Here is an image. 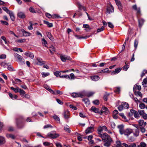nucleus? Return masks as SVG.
Wrapping results in <instances>:
<instances>
[{"mask_svg":"<svg viewBox=\"0 0 147 147\" xmlns=\"http://www.w3.org/2000/svg\"><path fill=\"white\" fill-rule=\"evenodd\" d=\"M60 58L61 61L64 62H65L67 60H69L71 59L69 56L63 55H60Z\"/></svg>","mask_w":147,"mask_h":147,"instance_id":"nucleus-3","label":"nucleus"},{"mask_svg":"<svg viewBox=\"0 0 147 147\" xmlns=\"http://www.w3.org/2000/svg\"><path fill=\"white\" fill-rule=\"evenodd\" d=\"M47 36L51 40H53L54 39L53 36L51 35V33L48 32L47 34Z\"/></svg>","mask_w":147,"mask_h":147,"instance_id":"nucleus-38","label":"nucleus"},{"mask_svg":"<svg viewBox=\"0 0 147 147\" xmlns=\"http://www.w3.org/2000/svg\"><path fill=\"white\" fill-rule=\"evenodd\" d=\"M21 31L22 32L24 36H30L31 35V33L26 31L24 29H21Z\"/></svg>","mask_w":147,"mask_h":147,"instance_id":"nucleus-12","label":"nucleus"},{"mask_svg":"<svg viewBox=\"0 0 147 147\" xmlns=\"http://www.w3.org/2000/svg\"><path fill=\"white\" fill-rule=\"evenodd\" d=\"M6 136L8 138H11L12 139H14L15 137L13 135L11 134H6Z\"/></svg>","mask_w":147,"mask_h":147,"instance_id":"nucleus-40","label":"nucleus"},{"mask_svg":"<svg viewBox=\"0 0 147 147\" xmlns=\"http://www.w3.org/2000/svg\"><path fill=\"white\" fill-rule=\"evenodd\" d=\"M102 111L103 112H105L107 113H108L109 112V111L108 109L105 107H102Z\"/></svg>","mask_w":147,"mask_h":147,"instance_id":"nucleus-53","label":"nucleus"},{"mask_svg":"<svg viewBox=\"0 0 147 147\" xmlns=\"http://www.w3.org/2000/svg\"><path fill=\"white\" fill-rule=\"evenodd\" d=\"M129 67V65H125L123 67V69L125 71H126Z\"/></svg>","mask_w":147,"mask_h":147,"instance_id":"nucleus-51","label":"nucleus"},{"mask_svg":"<svg viewBox=\"0 0 147 147\" xmlns=\"http://www.w3.org/2000/svg\"><path fill=\"white\" fill-rule=\"evenodd\" d=\"M25 41L26 40L25 39H23L17 40L16 41V42H17L23 43L25 42Z\"/></svg>","mask_w":147,"mask_h":147,"instance_id":"nucleus-47","label":"nucleus"},{"mask_svg":"<svg viewBox=\"0 0 147 147\" xmlns=\"http://www.w3.org/2000/svg\"><path fill=\"white\" fill-rule=\"evenodd\" d=\"M78 7L79 10H81L82 8V5H81L80 3L79 2L77 3Z\"/></svg>","mask_w":147,"mask_h":147,"instance_id":"nucleus-55","label":"nucleus"},{"mask_svg":"<svg viewBox=\"0 0 147 147\" xmlns=\"http://www.w3.org/2000/svg\"><path fill=\"white\" fill-rule=\"evenodd\" d=\"M138 44V40L137 39H136L135 40L134 42V47L136 49L137 48Z\"/></svg>","mask_w":147,"mask_h":147,"instance_id":"nucleus-46","label":"nucleus"},{"mask_svg":"<svg viewBox=\"0 0 147 147\" xmlns=\"http://www.w3.org/2000/svg\"><path fill=\"white\" fill-rule=\"evenodd\" d=\"M119 10L121 12H122L123 10V6L121 2L118 3L116 4Z\"/></svg>","mask_w":147,"mask_h":147,"instance_id":"nucleus-23","label":"nucleus"},{"mask_svg":"<svg viewBox=\"0 0 147 147\" xmlns=\"http://www.w3.org/2000/svg\"><path fill=\"white\" fill-rule=\"evenodd\" d=\"M109 71V69L108 68H106L105 69L101 70L98 73H106Z\"/></svg>","mask_w":147,"mask_h":147,"instance_id":"nucleus-43","label":"nucleus"},{"mask_svg":"<svg viewBox=\"0 0 147 147\" xmlns=\"http://www.w3.org/2000/svg\"><path fill=\"white\" fill-rule=\"evenodd\" d=\"M108 25L109 27L111 28H112L114 27L113 24L111 22H108Z\"/></svg>","mask_w":147,"mask_h":147,"instance_id":"nucleus-63","label":"nucleus"},{"mask_svg":"<svg viewBox=\"0 0 147 147\" xmlns=\"http://www.w3.org/2000/svg\"><path fill=\"white\" fill-rule=\"evenodd\" d=\"M1 38L4 41L5 43V44H7V41L6 39L4 36H2L1 37Z\"/></svg>","mask_w":147,"mask_h":147,"instance_id":"nucleus-62","label":"nucleus"},{"mask_svg":"<svg viewBox=\"0 0 147 147\" xmlns=\"http://www.w3.org/2000/svg\"><path fill=\"white\" fill-rule=\"evenodd\" d=\"M2 9H3L6 11L7 13H8L9 12H10L11 11L9 10L7 7H2Z\"/></svg>","mask_w":147,"mask_h":147,"instance_id":"nucleus-52","label":"nucleus"},{"mask_svg":"<svg viewBox=\"0 0 147 147\" xmlns=\"http://www.w3.org/2000/svg\"><path fill=\"white\" fill-rule=\"evenodd\" d=\"M45 15L46 17L49 18H58L59 17L58 15L57 14H54V15L52 16L49 13H46Z\"/></svg>","mask_w":147,"mask_h":147,"instance_id":"nucleus-8","label":"nucleus"},{"mask_svg":"<svg viewBox=\"0 0 147 147\" xmlns=\"http://www.w3.org/2000/svg\"><path fill=\"white\" fill-rule=\"evenodd\" d=\"M121 69L120 68L116 69L115 70L111 73V74L113 75L119 73L121 71Z\"/></svg>","mask_w":147,"mask_h":147,"instance_id":"nucleus-25","label":"nucleus"},{"mask_svg":"<svg viewBox=\"0 0 147 147\" xmlns=\"http://www.w3.org/2000/svg\"><path fill=\"white\" fill-rule=\"evenodd\" d=\"M60 77L62 78H65L70 79V77L69 76L67 75H62L61 76H60Z\"/></svg>","mask_w":147,"mask_h":147,"instance_id":"nucleus-48","label":"nucleus"},{"mask_svg":"<svg viewBox=\"0 0 147 147\" xmlns=\"http://www.w3.org/2000/svg\"><path fill=\"white\" fill-rule=\"evenodd\" d=\"M121 105L123 107L124 109H127L129 107L128 104L125 102H122Z\"/></svg>","mask_w":147,"mask_h":147,"instance_id":"nucleus-32","label":"nucleus"},{"mask_svg":"<svg viewBox=\"0 0 147 147\" xmlns=\"http://www.w3.org/2000/svg\"><path fill=\"white\" fill-rule=\"evenodd\" d=\"M138 22L139 23V26L140 28H141L143 24L144 23V19L141 18L138 20Z\"/></svg>","mask_w":147,"mask_h":147,"instance_id":"nucleus-21","label":"nucleus"},{"mask_svg":"<svg viewBox=\"0 0 147 147\" xmlns=\"http://www.w3.org/2000/svg\"><path fill=\"white\" fill-rule=\"evenodd\" d=\"M116 144L117 145V146L116 147H123V146H121V142H120V141H116Z\"/></svg>","mask_w":147,"mask_h":147,"instance_id":"nucleus-50","label":"nucleus"},{"mask_svg":"<svg viewBox=\"0 0 147 147\" xmlns=\"http://www.w3.org/2000/svg\"><path fill=\"white\" fill-rule=\"evenodd\" d=\"M91 109L92 111H93V112L95 113H97L99 112L98 109L97 108H96V107L94 106H92V107Z\"/></svg>","mask_w":147,"mask_h":147,"instance_id":"nucleus-31","label":"nucleus"},{"mask_svg":"<svg viewBox=\"0 0 147 147\" xmlns=\"http://www.w3.org/2000/svg\"><path fill=\"white\" fill-rule=\"evenodd\" d=\"M114 11V8L112 5L111 4L108 7L107 9V12L106 14L108 13L110 14L112 12H113Z\"/></svg>","mask_w":147,"mask_h":147,"instance_id":"nucleus-6","label":"nucleus"},{"mask_svg":"<svg viewBox=\"0 0 147 147\" xmlns=\"http://www.w3.org/2000/svg\"><path fill=\"white\" fill-rule=\"evenodd\" d=\"M103 130L102 129V128L101 127V126L99 127L97 129V131L98 133L99 137H100L102 136L103 134H104V133H103L102 132V131H103Z\"/></svg>","mask_w":147,"mask_h":147,"instance_id":"nucleus-11","label":"nucleus"},{"mask_svg":"<svg viewBox=\"0 0 147 147\" xmlns=\"http://www.w3.org/2000/svg\"><path fill=\"white\" fill-rule=\"evenodd\" d=\"M133 132L132 129H130L127 128L124 130L123 133L125 136H128L131 133Z\"/></svg>","mask_w":147,"mask_h":147,"instance_id":"nucleus-4","label":"nucleus"},{"mask_svg":"<svg viewBox=\"0 0 147 147\" xmlns=\"http://www.w3.org/2000/svg\"><path fill=\"white\" fill-rule=\"evenodd\" d=\"M90 78L93 81H97L99 79L100 77L98 76L94 75L91 76Z\"/></svg>","mask_w":147,"mask_h":147,"instance_id":"nucleus-18","label":"nucleus"},{"mask_svg":"<svg viewBox=\"0 0 147 147\" xmlns=\"http://www.w3.org/2000/svg\"><path fill=\"white\" fill-rule=\"evenodd\" d=\"M123 145L125 147H136V144L135 143H131L129 145H128L125 143L123 144Z\"/></svg>","mask_w":147,"mask_h":147,"instance_id":"nucleus-16","label":"nucleus"},{"mask_svg":"<svg viewBox=\"0 0 147 147\" xmlns=\"http://www.w3.org/2000/svg\"><path fill=\"white\" fill-rule=\"evenodd\" d=\"M139 107L141 109H143L145 107V105L144 103H140V104Z\"/></svg>","mask_w":147,"mask_h":147,"instance_id":"nucleus-54","label":"nucleus"},{"mask_svg":"<svg viewBox=\"0 0 147 147\" xmlns=\"http://www.w3.org/2000/svg\"><path fill=\"white\" fill-rule=\"evenodd\" d=\"M71 96L74 98L83 97V93L82 92L73 93L71 94Z\"/></svg>","mask_w":147,"mask_h":147,"instance_id":"nucleus-5","label":"nucleus"},{"mask_svg":"<svg viewBox=\"0 0 147 147\" xmlns=\"http://www.w3.org/2000/svg\"><path fill=\"white\" fill-rule=\"evenodd\" d=\"M83 28H85L84 30L86 32L90 30L89 26L88 24H83Z\"/></svg>","mask_w":147,"mask_h":147,"instance_id":"nucleus-30","label":"nucleus"},{"mask_svg":"<svg viewBox=\"0 0 147 147\" xmlns=\"http://www.w3.org/2000/svg\"><path fill=\"white\" fill-rule=\"evenodd\" d=\"M37 60L38 63H37V64L40 65H42L45 63V62L44 61H42L41 58H37Z\"/></svg>","mask_w":147,"mask_h":147,"instance_id":"nucleus-13","label":"nucleus"},{"mask_svg":"<svg viewBox=\"0 0 147 147\" xmlns=\"http://www.w3.org/2000/svg\"><path fill=\"white\" fill-rule=\"evenodd\" d=\"M146 144L144 142H141L140 143V145L141 147H145L146 146Z\"/></svg>","mask_w":147,"mask_h":147,"instance_id":"nucleus-64","label":"nucleus"},{"mask_svg":"<svg viewBox=\"0 0 147 147\" xmlns=\"http://www.w3.org/2000/svg\"><path fill=\"white\" fill-rule=\"evenodd\" d=\"M104 29V27L103 26H102L100 28H99L97 30V32H100L103 31Z\"/></svg>","mask_w":147,"mask_h":147,"instance_id":"nucleus-56","label":"nucleus"},{"mask_svg":"<svg viewBox=\"0 0 147 147\" xmlns=\"http://www.w3.org/2000/svg\"><path fill=\"white\" fill-rule=\"evenodd\" d=\"M6 65L8 66L7 69L11 71H15V70L14 69L13 67L11 65H9V63H6Z\"/></svg>","mask_w":147,"mask_h":147,"instance_id":"nucleus-17","label":"nucleus"},{"mask_svg":"<svg viewBox=\"0 0 147 147\" xmlns=\"http://www.w3.org/2000/svg\"><path fill=\"white\" fill-rule=\"evenodd\" d=\"M133 89L134 91L135 90L137 89L138 90H140L141 89V86H140L135 85L134 86Z\"/></svg>","mask_w":147,"mask_h":147,"instance_id":"nucleus-34","label":"nucleus"},{"mask_svg":"<svg viewBox=\"0 0 147 147\" xmlns=\"http://www.w3.org/2000/svg\"><path fill=\"white\" fill-rule=\"evenodd\" d=\"M5 142V140L3 137L0 136V144H2Z\"/></svg>","mask_w":147,"mask_h":147,"instance_id":"nucleus-42","label":"nucleus"},{"mask_svg":"<svg viewBox=\"0 0 147 147\" xmlns=\"http://www.w3.org/2000/svg\"><path fill=\"white\" fill-rule=\"evenodd\" d=\"M134 117L138 119L140 117L139 115L137 112L136 111L134 114Z\"/></svg>","mask_w":147,"mask_h":147,"instance_id":"nucleus-60","label":"nucleus"},{"mask_svg":"<svg viewBox=\"0 0 147 147\" xmlns=\"http://www.w3.org/2000/svg\"><path fill=\"white\" fill-rule=\"evenodd\" d=\"M53 117L55 121H59V122H60V119L59 117L57 115H55L53 116Z\"/></svg>","mask_w":147,"mask_h":147,"instance_id":"nucleus-44","label":"nucleus"},{"mask_svg":"<svg viewBox=\"0 0 147 147\" xmlns=\"http://www.w3.org/2000/svg\"><path fill=\"white\" fill-rule=\"evenodd\" d=\"M54 75L55 76H56L58 77V76H61V74L60 72H59V71H56L55 72H54Z\"/></svg>","mask_w":147,"mask_h":147,"instance_id":"nucleus-45","label":"nucleus"},{"mask_svg":"<svg viewBox=\"0 0 147 147\" xmlns=\"http://www.w3.org/2000/svg\"><path fill=\"white\" fill-rule=\"evenodd\" d=\"M136 128L134 129V132L133 133L134 135L136 137H137L139 136V127H136Z\"/></svg>","mask_w":147,"mask_h":147,"instance_id":"nucleus-19","label":"nucleus"},{"mask_svg":"<svg viewBox=\"0 0 147 147\" xmlns=\"http://www.w3.org/2000/svg\"><path fill=\"white\" fill-rule=\"evenodd\" d=\"M18 92H20L22 96H24L26 93L25 92L24 90L21 89H20Z\"/></svg>","mask_w":147,"mask_h":147,"instance_id":"nucleus-41","label":"nucleus"},{"mask_svg":"<svg viewBox=\"0 0 147 147\" xmlns=\"http://www.w3.org/2000/svg\"><path fill=\"white\" fill-rule=\"evenodd\" d=\"M14 56L16 58L18 59V61H22V56L16 53H15L14 54Z\"/></svg>","mask_w":147,"mask_h":147,"instance_id":"nucleus-22","label":"nucleus"},{"mask_svg":"<svg viewBox=\"0 0 147 147\" xmlns=\"http://www.w3.org/2000/svg\"><path fill=\"white\" fill-rule=\"evenodd\" d=\"M83 102H84L87 107L88 106L90 103V101L88 98H83Z\"/></svg>","mask_w":147,"mask_h":147,"instance_id":"nucleus-27","label":"nucleus"},{"mask_svg":"<svg viewBox=\"0 0 147 147\" xmlns=\"http://www.w3.org/2000/svg\"><path fill=\"white\" fill-rule=\"evenodd\" d=\"M68 113V112L65 111L63 113V115L64 118L65 119H67L69 118V116L68 115H67V114Z\"/></svg>","mask_w":147,"mask_h":147,"instance_id":"nucleus-49","label":"nucleus"},{"mask_svg":"<svg viewBox=\"0 0 147 147\" xmlns=\"http://www.w3.org/2000/svg\"><path fill=\"white\" fill-rule=\"evenodd\" d=\"M55 48L54 46L53 45H51L50 46V48L49 49V51L52 54H53L54 52L55 51Z\"/></svg>","mask_w":147,"mask_h":147,"instance_id":"nucleus-26","label":"nucleus"},{"mask_svg":"<svg viewBox=\"0 0 147 147\" xmlns=\"http://www.w3.org/2000/svg\"><path fill=\"white\" fill-rule=\"evenodd\" d=\"M55 92L56 93V95L57 94L61 95L63 94L62 92L60 91V90H55Z\"/></svg>","mask_w":147,"mask_h":147,"instance_id":"nucleus-61","label":"nucleus"},{"mask_svg":"<svg viewBox=\"0 0 147 147\" xmlns=\"http://www.w3.org/2000/svg\"><path fill=\"white\" fill-rule=\"evenodd\" d=\"M95 92H86L83 91V96H86L87 97H90L93 95Z\"/></svg>","mask_w":147,"mask_h":147,"instance_id":"nucleus-7","label":"nucleus"},{"mask_svg":"<svg viewBox=\"0 0 147 147\" xmlns=\"http://www.w3.org/2000/svg\"><path fill=\"white\" fill-rule=\"evenodd\" d=\"M43 144L45 146H49L50 147H52L53 146L52 143L48 142H45L43 143Z\"/></svg>","mask_w":147,"mask_h":147,"instance_id":"nucleus-33","label":"nucleus"},{"mask_svg":"<svg viewBox=\"0 0 147 147\" xmlns=\"http://www.w3.org/2000/svg\"><path fill=\"white\" fill-rule=\"evenodd\" d=\"M64 130L65 131L70 133L71 132L69 127L68 125H66L64 127Z\"/></svg>","mask_w":147,"mask_h":147,"instance_id":"nucleus-36","label":"nucleus"},{"mask_svg":"<svg viewBox=\"0 0 147 147\" xmlns=\"http://www.w3.org/2000/svg\"><path fill=\"white\" fill-rule=\"evenodd\" d=\"M59 134H57L55 131H52L47 134V137L51 138H55L59 136Z\"/></svg>","mask_w":147,"mask_h":147,"instance_id":"nucleus-2","label":"nucleus"},{"mask_svg":"<svg viewBox=\"0 0 147 147\" xmlns=\"http://www.w3.org/2000/svg\"><path fill=\"white\" fill-rule=\"evenodd\" d=\"M17 16L18 17L21 19H23L25 18L26 16L24 13L22 12H18Z\"/></svg>","mask_w":147,"mask_h":147,"instance_id":"nucleus-15","label":"nucleus"},{"mask_svg":"<svg viewBox=\"0 0 147 147\" xmlns=\"http://www.w3.org/2000/svg\"><path fill=\"white\" fill-rule=\"evenodd\" d=\"M10 88L11 90H13L15 93H17L18 92L20 89V88H19L18 87H17V88H15L13 87H11Z\"/></svg>","mask_w":147,"mask_h":147,"instance_id":"nucleus-37","label":"nucleus"},{"mask_svg":"<svg viewBox=\"0 0 147 147\" xmlns=\"http://www.w3.org/2000/svg\"><path fill=\"white\" fill-rule=\"evenodd\" d=\"M94 130V128L93 127L90 126L88 127L85 131V133L86 134H90L92 133Z\"/></svg>","mask_w":147,"mask_h":147,"instance_id":"nucleus-9","label":"nucleus"},{"mask_svg":"<svg viewBox=\"0 0 147 147\" xmlns=\"http://www.w3.org/2000/svg\"><path fill=\"white\" fill-rule=\"evenodd\" d=\"M25 55L28 57H30L32 59H33L34 57V55L33 53L28 51L26 52Z\"/></svg>","mask_w":147,"mask_h":147,"instance_id":"nucleus-20","label":"nucleus"},{"mask_svg":"<svg viewBox=\"0 0 147 147\" xmlns=\"http://www.w3.org/2000/svg\"><path fill=\"white\" fill-rule=\"evenodd\" d=\"M47 89L49 90L51 93L54 94L56 95V93L55 91H53V90H51L50 88H47Z\"/></svg>","mask_w":147,"mask_h":147,"instance_id":"nucleus-57","label":"nucleus"},{"mask_svg":"<svg viewBox=\"0 0 147 147\" xmlns=\"http://www.w3.org/2000/svg\"><path fill=\"white\" fill-rule=\"evenodd\" d=\"M132 8L136 11L137 14H140V7L137 8L136 5H133L132 6Z\"/></svg>","mask_w":147,"mask_h":147,"instance_id":"nucleus-14","label":"nucleus"},{"mask_svg":"<svg viewBox=\"0 0 147 147\" xmlns=\"http://www.w3.org/2000/svg\"><path fill=\"white\" fill-rule=\"evenodd\" d=\"M142 84L144 88L146 87V84H147V81L146 80V79L144 78L142 82Z\"/></svg>","mask_w":147,"mask_h":147,"instance_id":"nucleus-39","label":"nucleus"},{"mask_svg":"<svg viewBox=\"0 0 147 147\" xmlns=\"http://www.w3.org/2000/svg\"><path fill=\"white\" fill-rule=\"evenodd\" d=\"M42 77L43 78H45L50 75V73L49 72H42L41 73Z\"/></svg>","mask_w":147,"mask_h":147,"instance_id":"nucleus-35","label":"nucleus"},{"mask_svg":"<svg viewBox=\"0 0 147 147\" xmlns=\"http://www.w3.org/2000/svg\"><path fill=\"white\" fill-rule=\"evenodd\" d=\"M139 123L140 126H142L143 125V126H145L146 124V122H144L143 120H140L139 121Z\"/></svg>","mask_w":147,"mask_h":147,"instance_id":"nucleus-28","label":"nucleus"},{"mask_svg":"<svg viewBox=\"0 0 147 147\" xmlns=\"http://www.w3.org/2000/svg\"><path fill=\"white\" fill-rule=\"evenodd\" d=\"M44 23L45 24L47 25L49 27L51 28L53 26V24L50 23L49 22L45 20L43 21Z\"/></svg>","mask_w":147,"mask_h":147,"instance_id":"nucleus-29","label":"nucleus"},{"mask_svg":"<svg viewBox=\"0 0 147 147\" xmlns=\"http://www.w3.org/2000/svg\"><path fill=\"white\" fill-rule=\"evenodd\" d=\"M6 55L3 54L1 55H0V59H5L6 58Z\"/></svg>","mask_w":147,"mask_h":147,"instance_id":"nucleus-59","label":"nucleus"},{"mask_svg":"<svg viewBox=\"0 0 147 147\" xmlns=\"http://www.w3.org/2000/svg\"><path fill=\"white\" fill-rule=\"evenodd\" d=\"M117 127L119 129V131L121 135L123 134V133L124 130V125H120L117 126Z\"/></svg>","mask_w":147,"mask_h":147,"instance_id":"nucleus-10","label":"nucleus"},{"mask_svg":"<svg viewBox=\"0 0 147 147\" xmlns=\"http://www.w3.org/2000/svg\"><path fill=\"white\" fill-rule=\"evenodd\" d=\"M100 137L103 141L104 142V145L105 146L109 147L113 142V140L110 136L106 133H104V134Z\"/></svg>","mask_w":147,"mask_h":147,"instance_id":"nucleus-1","label":"nucleus"},{"mask_svg":"<svg viewBox=\"0 0 147 147\" xmlns=\"http://www.w3.org/2000/svg\"><path fill=\"white\" fill-rule=\"evenodd\" d=\"M123 109H124L121 105L119 106L118 107V109L120 111H121Z\"/></svg>","mask_w":147,"mask_h":147,"instance_id":"nucleus-58","label":"nucleus"},{"mask_svg":"<svg viewBox=\"0 0 147 147\" xmlns=\"http://www.w3.org/2000/svg\"><path fill=\"white\" fill-rule=\"evenodd\" d=\"M8 13L9 15L11 20L12 21H14L15 20V17L13 12L12 11H11Z\"/></svg>","mask_w":147,"mask_h":147,"instance_id":"nucleus-24","label":"nucleus"}]
</instances>
